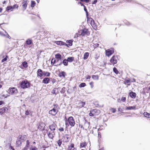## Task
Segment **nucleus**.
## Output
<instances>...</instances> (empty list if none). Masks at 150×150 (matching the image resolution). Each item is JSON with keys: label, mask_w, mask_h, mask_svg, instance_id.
<instances>
[{"label": "nucleus", "mask_w": 150, "mask_h": 150, "mask_svg": "<svg viewBox=\"0 0 150 150\" xmlns=\"http://www.w3.org/2000/svg\"><path fill=\"white\" fill-rule=\"evenodd\" d=\"M126 100V98L125 97H122L121 98V100L123 102H125Z\"/></svg>", "instance_id": "nucleus-52"}, {"label": "nucleus", "mask_w": 150, "mask_h": 150, "mask_svg": "<svg viewBox=\"0 0 150 150\" xmlns=\"http://www.w3.org/2000/svg\"><path fill=\"white\" fill-rule=\"evenodd\" d=\"M30 83L27 80H25L21 82L20 86L23 88H26L29 87L30 86Z\"/></svg>", "instance_id": "nucleus-5"}, {"label": "nucleus", "mask_w": 150, "mask_h": 150, "mask_svg": "<svg viewBox=\"0 0 150 150\" xmlns=\"http://www.w3.org/2000/svg\"><path fill=\"white\" fill-rule=\"evenodd\" d=\"M8 110V108L6 107H3L0 108V114L2 115L4 113L7 112Z\"/></svg>", "instance_id": "nucleus-11"}, {"label": "nucleus", "mask_w": 150, "mask_h": 150, "mask_svg": "<svg viewBox=\"0 0 150 150\" xmlns=\"http://www.w3.org/2000/svg\"><path fill=\"white\" fill-rule=\"evenodd\" d=\"M57 62L58 61H56L54 58H53L51 61V64H54L55 62Z\"/></svg>", "instance_id": "nucleus-37"}, {"label": "nucleus", "mask_w": 150, "mask_h": 150, "mask_svg": "<svg viewBox=\"0 0 150 150\" xmlns=\"http://www.w3.org/2000/svg\"><path fill=\"white\" fill-rule=\"evenodd\" d=\"M94 82L92 81L89 84L91 86V88H93L94 87Z\"/></svg>", "instance_id": "nucleus-43"}, {"label": "nucleus", "mask_w": 150, "mask_h": 150, "mask_svg": "<svg viewBox=\"0 0 150 150\" xmlns=\"http://www.w3.org/2000/svg\"><path fill=\"white\" fill-rule=\"evenodd\" d=\"M62 64V61H61V62L59 64H57V65H55V66H58L59 65H60L61 64Z\"/></svg>", "instance_id": "nucleus-63"}, {"label": "nucleus", "mask_w": 150, "mask_h": 150, "mask_svg": "<svg viewBox=\"0 0 150 150\" xmlns=\"http://www.w3.org/2000/svg\"><path fill=\"white\" fill-rule=\"evenodd\" d=\"M7 60V59L6 57L5 58L2 60V62H4L5 61H6Z\"/></svg>", "instance_id": "nucleus-58"}, {"label": "nucleus", "mask_w": 150, "mask_h": 150, "mask_svg": "<svg viewBox=\"0 0 150 150\" xmlns=\"http://www.w3.org/2000/svg\"><path fill=\"white\" fill-rule=\"evenodd\" d=\"M118 59L117 56L114 55L111 58L110 60V64H112L113 65L117 63V59Z\"/></svg>", "instance_id": "nucleus-7"}, {"label": "nucleus", "mask_w": 150, "mask_h": 150, "mask_svg": "<svg viewBox=\"0 0 150 150\" xmlns=\"http://www.w3.org/2000/svg\"><path fill=\"white\" fill-rule=\"evenodd\" d=\"M55 58L58 59L57 61H59V60H61L62 59V56L59 53L56 54L55 55Z\"/></svg>", "instance_id": "nucleus-18"}, {"label": "nucleus", "mask_w": 150, "mask_h": 150, "mask_svg": "<svg viewBox=\"0 0 150 150\" xmlns=\"http://www.w3.org/2000/svg\"><path fill=\"white\" fill-rule=\"evenodd\" d=\"M32 42L31 40L30 39H28L26 41V43L28 45H30Z\"/></svg>", "instance_id": "nucleus-34"}, {"label": "nucleus", "mask_w": 150, "mask_h": 150, "mask_svg": "<svg viewBox=\"0 0 150 150\" xmlns=\"http://www.w3.org/2000/svg\"><path fill=\"white\" fill-rule=\"evenodd\" d=\"M86 144L85 143H81L80 144V147L81 148L83 147L86 146Z\"/></svg>", "instance_id": "nucleus-41"}, {"label": "nucleus", "mask_w": 150, "mask_h": 150, "mask_svg": "<svg viewBox=\"0 0 150 150\" xmlns=\"http://www.w3.org/2000/svg\"><path fill=\"white\" fill-rule=\"evenodd\" d=\"M144 115L145 117L150 118V114L146 112H144Z\"/></svg>", "instance_id": "nucleus-31"}, {"label": "nucleus", "mask_w": 150, "mask_h": 150, "mask_svg": "<svg viewBox=\"0 0 150 150\" xmlns=\"http://www.w3.org/2000/svg\"><path fill=\"white\" fill-rule=\"evenodd\" d=\"M89 20L91 21V24L94 29H96V24L95 23L94 21L91 18H90Z\"/></svg>", "instance_id": "nucleus-13"}, {"label": "nucleus", "mask_w": 150, "mask_h": 150, "mask_svg": "<svg viewBox=\"0 0 150 150\" xmlns=\"http://www.w3.org/2000/svg\"><path fill=\"white\" fill-rule=\"evenodd\" d=\"M74 57H69L67 58V60L68 61L70 62H71L73 61Z\"/></svg>", "instance_id": "nucleus-30"}, {"label": "nucleus", "mask_w": 150, "mask_h": 150, "mask_svg": "<svg viewBox=\"0 0 150 150\" xmlns=\"http://www.w3.org/2000/svg\"><path fill=\"white\" fill-rule=\"evenodd\" d=\"M30 111H28V110H26L25 112V114L27 115H29L30 114Z\"/></svg>", "instance_id": "nucleus-45"}, {"label": "nucleus", "mask_w": 150, "mask_h": 150, "mask_svg": "<svg viewBox=\"0 0 150 150\" xmlns=\"http://www.w3.org/2000/svg\"><path fill=\"white\" fill-rule=\"evenodd\" d=\"M99 150H104V149L103 147L101 148Z\"/></svg>", "instance_id": "nucleus-64"}, {"label": "nucleus", "mask_w": 150, "mask_h": 150, "mask_svg": "<svg viewBox=\"0 0 150 150\" xmlns=\"http://www.w3.org/2000/svg\"><path fill=\"white\" fill-rule=\"evenodd\" d=\"M110 110H111L113 113H115L116 112L115 109L113 108H111L110 109Z\"/></svg>", "instance_id": "nucleus-49"}, {"label": "nucleus", "mask_w": 150, "mask_h": 150, "mask_svg": "<svg viewBox=\"0 0 150 150\" xmlns=\"http://www.w3.org/2000/svg\"><path fill=\"white\" fill-rule=\"evenodd\" d=\"M28 146H25V147L22 150H27L28 149Z\"/></svg>", "instance_id": "nucleus-53"}, {"label": "nucleus", "mask_w": 150, "mask_h": 150, "mask_svg": "<svg viewBox=\"0 0 150 150\" xmlns=\"http://www.w3.org/2000/svg\"><path fill=\"white\" fill-rule=\"evenodd\" d=\"M131 81L132 82H135L136 80L134 79H133Z\"/></svg>", "instance_id": "nucleus-62"}, {"label": "nucleus", "mask_w": 150, "mask_h": 150, "mask_svg": "<svg viewBox=\"0 0 150 150\" xmlns=\"http://www.w3.org/2000/svg\"><path fill=\"white\" fill-rule=\"evenodd\" d=\"M59 130L61 131H64V129L62 127H60V128H59Z\"/></svg>", "instance_id": "nucleus-57"}, {"label": "nucleus", "mask_w": 150, "mask_h": 150, "mask_svg": "<svg viewBox=\"0 0 150 150\" xmlns=\"http://www.w3.org/2000/svg\"><path fill=\"white\" fill-rule=\"evenodd\" d=\"M50 81L49 79L48 78H46L43 79V83L46 84L48 83Z\"/></svg>", "instance_id": "nucleus-26"}, {"label": "nucleus", "mask_w": 150, "mask_h": 150, "mask_svg": "<svg viewBox=\"0 0 150 150\" xmlns=\"http://www.w3.org/2000/svg\"><path fill=\"white\" fill-rule=\"evenodd\" d=\"M65 75L66 73L64 71H62V72L59 73V76L60 77H62L63 78H65Z\"/></svg>", "instance_id": "nucleus-21"}, {"label": "nucleus", "mask_w": 150, "mask_h": 150, "mask_svg": "<svg viewBox=\"0 0 150 150\" xmlns=\"http://www.w3.org/2000/svg\"><path fill=\"white\" fill-rule=\"evenodd\" d=\"M97 0H95L92 2V4H95L97 2Z\"/></svg>", "instance_id": "nucleus-59"}, {"label": "nucleus", "mask_w": 150, "mask_h": 150, "mask_svg": "<svg viewBox=\"0 0 150 150\" xmlns=\"http://www.w3.org/2000/svg\"><path fill=\"white\" fill-rule=\"evenodd\" d=\"M18 7V5H17L16 4L12 6V8H13V9L15 8H17Z\"/></svg>", "instance_id": "nucleus-48"}, {"label": "nucleus", "mask_w": 150, "mask_h": 150, "mask_svg": "<svg viewBox=\"0 0 150 150\" xmlns=\"http://www.w3.org/2000/svg\"><path fill=\"white\" fill-rule=\"evenodd\" d=\"M28 63L26 62H23L21 65V66L22 65L23 67V68H26L28 67ZM21 68L23 69V68Z\"/></svg>", "instance_id": "nucleus-25"}, {"label": "nucleus", "mask_w": 150, "mask_h": 150, "mask_svg": "<svg viewBox=\"0 0 150 150\" xmlns=\"http://www.w3.org/2000/svg\"><path fill=\"white\" fill-rule=\"evenodd\" d=\"M53 106V108L49 111V113L52 115L54 116L58 112L59 107L58 105L57 104H54Z\"/></svg>", "instance_id": "nucleus-3"}, {"label": "nucleus", "mask_w": 150, "mask_h": 150, "mask_svg": "<svg viewBox=\"0 0 150 150\" xmlns=\"http://www.w3.org/2000/svg\"><path fill=\"white\" fill-rule=\"evenodd\" d=\"M45 124L42 123H41L39 124L38 126V129L40 130H43L44 129Z\"/></svg>", "instance_id": "nucleus-14"}, {"label": "nucleus", "mask_w": 150, "mask_h": 150, "mask_svg": "<svg viewBox=\"0 0 150 150\" xmlns=\"http://www.w3.org/2000/svg\"><path fill=\"white\" fill-rule=\"evenodd\" d=\"M56 124L53 123L52 125L49 126L50 129L51 131H49L47 133V134L48 137L51 139H52L55 135L54 130L56 128Z\"/></svg>", "instance_id": "nucleus-1"}, {"label": "nucleus", "mask_w": 150, "mask_h": 150, "mask_svg": "<svg viewBox=\"0 0 150 150\" xmlns=\"http://www.w3.org/2000/svg\"><path fill=\"white\" fill-rule=\"evenodd\" d=\"M136 108V106H132L127 107L125 108V110H134Z\"/></svg>", "instance_id": "nucleus-19"}, {"label": "nucleus", "mask_w": 150, "mask_h": 150, "mask_svg": "<svg viewBox=\"0 0 150 150\" xmlns=\"http://www.w3.org/2000/svg\"><path fill=\"white\" fill-rule=\"evenodd\" d=\"M26 143L25 146H29V145L30 144L29 141L28 140H27L26 141Z\"/></svg>", "instance_id": "nucleus-54"}, {"label": "nucleus", "mask_w": 150, "mask_h": 150, "mask_svg": "<svg viewBox=\"0 0 150 150\" xmlns=\"http://www.w3.org/2000/svg\"><path fill=\"white\" fill-rule=\"evenodd\" d=\"M130 81L129 79H125L124 81V83L125 84H127L128 86H129L130 85Z\"/></svg>", "instance_id": "nucleus-27"}, {"label": "nucleus", "mask_w": 150, "mask_h": 150, "mask_svg": "<svg viewBox=\"0 0 150 150\" xmlns=\"http://www.w3.org/2000/svg\"><path fill=\"white\" fill-rule=\"evenodd\" d=\"M50 73L49 72L44 71L43 72V75L46 76H50Z\"/></svg>", "instance_id": "nucleus-35"}, {"label": "nucleus", "mask_w": 150, "mask_h": 150, "mask_svg": "<svg viewBox=\"0 0 150 150\" xmlns=\"http://www.w3.org/2000/svg\"><path fill=\"white\" fill-rule=\"evenodd\" d=\"M81 35L82 36H84L86 35H88L90 34L89 32L87 29H84L81 30Z\"/></svg>", "instance_id": "nucleus-8"}, {"label": "nucleus", "mask_w": 150, "mask_h": 150, "mask_svg": "<svg viewBox=\"0 0 150 150\" xmlns=\"http://www.w3.org/2000/svg\"><path fill=\"white\" fill-rule=\"evenodd\" d=\"M13 8H12V6H8V7H7V11H9V10H11V11H12V10L13 9Z\"/></svg>", "instance_id": "nucleus-42"}, {"label": "nucleus", "mask_w": 150, "mask_h": 150, "mask_svg": "<svg viewBox=\"0 0 150 150\" xmlns=\"http://www.w3.org/2000/svg\"><path fill=\"white\" fill-rule=\"evenodd\" d=\"M86 79H89L91 78V76H87L86 77Z\"/></svg>", "instance_id": "nucleus-55"}, {"label": "nucleus", "mask_w": 150, "mask_h": 150, "mask_svg": "<svg viewBox=\"0 0 150 150\" xmlns=\"http://www.w3.org/2000/svg\"><path fill=\"white\" fill-rule=\"evenodd\" d=\"M74 144H71V145L68 146V147L67 149V150H72L74 148H74Z\"/></svg>", "instance_id": "nucleus-28"}, {"label": "nucleus", "mask_w": 150, "mask_h": 150, "mask_svg": "<svg viewBox=\"0 0 150 150\" xmlns=\"http://www.w3.org/2000/svg\"><path fill=\"white\" fill-rule=\"evenodd\" d=\"M65 120L66 127H69V125L71 127H74L75 124L74 118L72 116L69 117L67 119L65 117Z\"/></svg>", "instance_id": "nucleus-2"}, {"label": "nucleus", "mask_w": 150, "mask_h": 150, "mask_svg": "<svg viewBox=\"0 0 150 150\" xmlns=\"http://www.w3.org/2000/svg\"><path fill=\"white\" fill-rule=\"evenodd\" d=\"M64 139L63 141L65 142H69V136L68 135L66 134L63 136Z\"/></svg>", "instance_id": "nucleus-17"}, {"label": "nucleus", "mask_w": 150, "mask_h": 150, "mask_svg": "<svg viewBox=\"0 0 150 150\" xmlns=\"http://www.w3.org/2000/svg\"><path fill=\"white\" fill-rule=\"evenodd\" d=\"M5 32L6 33V36H7V37L8 38L10 39L11 38V37L8 34L6 33V31H5Z\"/></svg>", "instance_id": "nucleus-56"}, {"label": "nucleus", "mask_w": 150, "mask_h": 150, "mask_svg": "<svg viewBox=\"0 0 150 150\" xmlns=\"http://www.w3.org/2000/svg\"><path fill=\"white\" fill-rule=\"evenodd\" d=\"M8 92L11 95H14L18 93V91L15 87L10 88L8 90Z\"/></svg>", "instance_id": "nucleus-6"}, {"label": "nucleus", "mask_w": 150, "mask_h": 150, "mask_svg": "<svg viewBox=\"0 0 150 150\" xmlns=\"http://www.w3.org/2000/svg\"><path fill=\"white\" fill-rule=\"evenodd\" d=\"M100 113V111L96 109L91 110L90 111L89 115L91 116H96Z\"/></svg>", "instance_id": "nucleus-4"}, {"label": "nucleus", "mask_w": 150, "mask_h": 150, "mask_svg": "<svg viewBox=\"0 0 150 150\" xmlns=\"http://www.w3.org/2000/svg\"><path fill=\"white\" fill-rule=\"evenodd\" d=\"M57 143L59 146H60L62 144V141L61 140L59 139L57 141Z\"/></svg>", "instance_id": "nucleus-40"}, {"label": "nucleus", "mask_w": 150, "mask_h": 150, "mask_svg": "<svg viewBox=\"0 0 150 150\" xmlns=\"http://www.w3.org/2000/svg\"><path fill=\"white\" fill-rule=\"evenodd\" d=\"M56 88H54L52 91L51 93L52 94H55Z\"/></svg>", "instance_id": "nucleus-47"}, {"label": "nucleus", "mask_w": 150, "mask_h": 150, "mask_svg": "<svg viewBox=\"0 0 150 150\" xmlns=\"http://www.w3.org/2000/svg\"><path fill=\"white\" fill-rule=\"evenodd\" d=\"M89 127V123L88 122L85 120L84 124L83 125V127H83V128L85 130H87L88 129Z\"/></svg>", "instance_id": "nucleus-12"}, {"label": "nucleus", "mask_w": 150, "mask_h": 150, "mask_svg": "<svg viewBox=\"0 0 150 150\" xmlns=\"http://www.w3.org/2000/svg\"><path fill=\"white\" fill-rule=\"evenodd\" d=\"M56 43L58 45H65L66 43L62 41H57L56 42Z\"/></svg>", "instance_id": "nucleus-23"}, {"label": "nucleus", "mask_w": 150, "mask_h": 150, "mask_svg": "<svg viewBox=\"0 0 150 150\" xmlns=\"http://www.w3.org/2000/svg\"><path fill=\"white\" fill-rule=\"evenodd\" d=\"M89 53L87 52H86L83 55V59L84 60L86 59L88 57L89 55Z\"/></svg>", "instance_id": "nucleus-24"}, {"label": "nucleus", "mask_w": 150, "mask_h": 150, "mask_svg": "<svg viewBox=\"0 0 150 150\" xmlns=\"http://www.w3.org/2000/svg\"><path fill=\"white\" fill-rule=\"evenodd\" d=\"M0 34L2 36H6V35H5V34H4L3 33H2L1 32H0Z\"/></svg>", "instance_id": "nucleus-60"}, {"label": "nucleus", "mask_w": 150, "mask_h": 150, "mask_svg": "<svg viewBox=\"0 0 150 150\" xmlns=\"http://www.w3.org/2000/svg\"><path fill=\"white\" fill-rule=\"evenodd\" d=\"M67 42L68 43V45L70 46H71L72 45V41L71 40H69L67 41Z\"/></svg>", "instance_id": "nucleus-33"}, {"label": "nucleus", "mask_w": 150, "mask_h": 150, "mask_svg": "<svg viewBox=\"0 0 150 150\" xmlns=\"http://www.w3.org/2000/svg\"><path fill=\"white\" fill-rule=\"evenodd\" d=\"M130 96L132 98H134L136 97V94L132 91L130 92L129 93Z\"/></svg>", "instance_id": "nucleus-16"}, {"label": "nucleus", "mask_w": 150, "mask_h": 150, "mask_svg": "<svg viewBox=\"0 0 150 150\" xmlns=\"http://www.w3.org/2000/svg\"><path fill=\"white\" fill-rule=\"evenodd\" d=\"M93 46L94 47L96 48L98 47L99 45L97 43L95 44H93Z\"/></svg>", "instance_id": "nucleus-46"}, {"label": "nucleus", "mask_w": 150, "mask_h": 150, "mask_svg": "<svg viewBox=\"0 0 150 150\" xmlns=\"http://www.w3.org/2000/svg\"><path fill=\"white\" fill-rule=\"evenodd\" d=\"M27 6V4L26 2L24 1L22 5V8L23 10V11L25 10L26 8V7Z\"/></svg>", "instance_id": "nucleus-22"}, {"label": "nucleus", "mask_w": 150, "mask_h": 150, "mask_svg": "<svg viewBox=\"0 0 150 150\" xmlns=\"http://www.w3.org/2000/svg\"><path fill=\"white\" fill-rule=\"evenodd\" d=\"M114 52V50L113 48L111 50L108 49L105 50L106 55L108 57L111 55Z\"/></svg>", "instance_id": "nucleus-10"}, {"label": "nucleus", "mask_w": 150, "mask_h": 150, "mask_svg": "<svg viewBox=\"0 0 150 150\" xmlns=\"http://www.w3.org/2000/svg\"><path fill=\"white\" fill-rule=\"evenodd\" d=\"M4 102L3 101H0V105H2L4 103Z\"/></svg>", "instance_id": "nucleus-61"}, {"label": "nucleus", "mask_w": 150, "mask_h": 150, "mask_svg": "<svg viewBox=\"0 0 150 150\" xmlns=\"http://www.w3.org/2000/svg\"><path fill=\"white\" fill-rule=\"evenodd\" d=\"M37 149V148L35 146H34L33 148H30V150H36Z\"/></svg>", "instance_id": "nucleus-51"}, {"label": "nucleus", "mask_w": 150, "mask_h": 150, "mask_svg": "<svg viewBox=\"0 0 150 150\" xmlns=\"http://www.w3.org/2000/svg\"><path fill=\"white\" fill-rule=\"evenodd\" d=\"M37 74L38 76L41 77L43 75V72L41 69H39L37 72Z\"/></svg>", "instance_id": "nucleus-15"}, {"label": "nucleus", "mask_w": 150, "mask_h": 150, "mask_svg": "<svg viewBox=\"0 0 150 150\" xmlns=\"http://www.w3.org/2000/svg\"><path fill=\"white\" fill-rule=\"evenodd\" d=\"M68 61L67 59H64L63 60L62 62V63L65 66H67L68 65Z\"/></svg>", "instance_id": "nucleus-29"}, {"label": "nucleus", "mask_w": 150, "mask_h": 150, "mask_svg": "<svg viewBox=\"0 0 150 150\" xmlns=\"http://www.w3.org/2000/svg\"><path fill=\"white\" fill-rule=\"evenodd\" d=\"M113 71L116 74H117L119 73L118 71L117 68L115 67L113 68Z\"/></svg>", "instance_id": "nucleus-36"}, {"label": "nucleus", "mask_w": 150, "mask_h": 150, "mask_svg": "<svg viewBox=\"0 0 150 150\" xmlns=\"http://www.w3.org/2000/svg\"><path fill=\"white\" fill-rule=\"evenodd\" d=\"M36 4V3L35 1H31V6L32 7H34Z\"/></svg>", "instance_id": "nucleus-39"}, {"label": "nucleus", "mask_w": 150, "mask_h": 150, "mask_svg": "<svg viewBox=\"0 0 150 150\" xmlns=\"http://www.w3.org/2000/svg\"><path fill=\"white\" fill-rule=\"evenodd\" d=\"M91 0H81L82 1L85 2L86 3H88L91 1Z\"/></svg>", "instance_id": "nucleus-50"}, {"label": "nucleus", "mask_w": 150, "mask_h": 150, "mask_svg": "<svg viewBox=\"0 0 150 150\" xmlns=\"http://www.w3.org/2000/svg\"><path fill=\"white\" fill-rule=\"evenodd\" d=\"M85 104V102H80L78 104V106L80 108H81L83 107Z\"/></svg>", "instance_id": "nucleus-20"}, {"label": "nucleus", "mask_w": 150, "mask_h": 150, "mask_svg": "<svg viewBox=\"0 0 150 150\" xmlns=\"http://www.w3.org/2000/svg\"><path fill=\"white\" fill-rule=\"evenodd\" d=\"M86 84L85 83H81L79 85V87H83L86 86Z\"/></svg>", "instance_id": "nucleus-38"}, {"label": "nucleus", "mask_w": 150, "mask_h": 150, "mask_svg": "<svg viewBox=\"0 0 150 150\" xmlns=\"http://www.w3.org/2000/svg\"><path fill=\"white\" fill-rule=\"evenodd\" d=\"M92 77L94 80H98L99 79V76L98 75H93Z\"/></svg>", "instance_id": "nucleus-32"}, {"label": "nucleus", "mask_w": 150, "mask_h": 150, "mask_svg": "<svg viewBox=\"0 0 150 150\" xmlns=\"http://www.w3.org/2000/svg\"><path fill=\"white\" fill-rule=\"evenodd\" d=\"M24 136H19L16 142V144L17 146H21V140L22 139V138Z\"/></svg>", "instance_id": "nucleus-9"}, {"label": "nucleus", "mask_w": 150, "mask_h": 150, "mask_svg": "<svg viewBox=\"0 0 150 150\" xmlns=\"http://www.w3.org/2000/svg\"><path fill=\"white\" fill-rule=\"evenodd\" d=\"M83 7H84V11L86 12V15L87 16L88 15V12L87 11V9L86 8V6L84 5H83Z\"/></svg>", "instance_id": "nucleus-44"}]
</instances>
